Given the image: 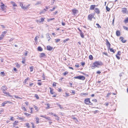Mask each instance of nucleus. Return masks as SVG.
I'll list each match as a JSON object with an SVG mask.
<instances>
[{"instance_id":"obj_1","label":"nucleus","mask_w":128,"mask_h":128,"mask_svg":"<svg viewBox=\"0 0 128 128\" xmlns=\"http://www.w3.org/2000/svg\"><path fill=\"white\" fill-rule=\"evenodd\" d=\"M103 65L102 62L100 61H96L93 63L92 66V69H94L96 67L99 68V66Z\"/></svg>"},{"instance_id":"obj_2","label":"nucleus","mask_w":128,"mask_h":128,"mask_svg":"<svg viewBox=\"0 0 128 128\" xmlns=\"http://www.w3.org/2000/svg\"><path fill=\"white\" fill-rule=\"evenodd\" d=\"M90 100V99L89 98H87L85 99L84 100V103L86 104L93 106V104L91 102Z\"/></svg>"},{"instance_id":"obj_3","label":"nucleus","mask_w":128,"mask_h":128,"mask_svg":"<svg viewBox=\"0 0 128 128\" xmlns=\"http://www.w3.org/2000/svg\"><path fill=\"white\" fill-rule=\"evenodd\" d=\"M49 89H50V94H54V95L52 96V97H56L57 94L54 91V89L51 87H50Z\"/></svg>"},{"instance_id":"obj_4","label":"nucleus","mask_w":128,"mask_h":128,"mask_svg":"<svg viewBox=\"0 0 128 128\" xmlns=\"http://www.w3.org/2000/svg\"><path fill=\"white\" fill-rule=\"evenodd\" d=\"M74 78L75 79H78L82 80H84L85 79V77L84 76H79L74 77Z\"/></svg>"},{"instance_id":"obj_5","label":"nucleus","mask_w":128,"mask_h":128,"mask_svg":"<svg viewBox=\"0 0 128 128\" xmlns=\"http://www.w3.org/2000/svg\"><path fill=\"white\" fill-rule=\"evenodd\" d=\"M94 17V15L92 14H89L88 16V19L90 21L92 20V18Z\"/></svg>"},{"instance_id":"obj_6","label":"nucleus","mask_w":128,"mask_h":128,"mask_svg":"<svg viewBox=\"0 0 128 128\" xmlns=\"http://www.w3.org/2000/svg\"><path fill=\"white\" fill-rule=\"evenodd\" d=\"M30 78L29 77H27L25 79L24 81L23 82L24 83V84H28V83L27 82L28 81V80H30Z\"/></svg>"},{"instance_id":"obj_7","label":"nucleus","mask_w":128,"mask_h":128,"mask_svg":"<svg viewBox=\"0 0 128 128\" xmlns=\"http://www.w3.org/2000/svg\"><path fill=\"white\" fill-rule=\"evenodd\" d=\"M2 92L4 94H5L6 96H8L10 97H12V95H10L8 92H6V90L3 91Z\"/></svg>"},{"instance_id":"obj_8","label":"nucleus","mask_w":128,"mask_h":128,"mask_svg":"<svg viewBox=\"0 0 128 128\" xmlns=\"http://www.w3.org/2000/svg\"><path fill=\"white\" fill-rule=\"evenodd\" d=\"M8 103H9L10 104H12V102H11L8 101H5L2 104V106H5V105L7 104Z\"/></svg>"},{"instance_id":"obj_9","label":"nucleus","mask_w":128,"mask_h":128,"mask_svg":"<svg viewBox=\"0 0 128 128\" xmlns=\"http://www.w3.org/2000/svg\"><path fill=\"white\" fill-rule=\"evenodd\" d=\"M120 54L121 52L120 51H119L118 52L117 54L116 55V56L118 60L120 59Z\"/></svg>"},{"instance_id":"obj_10","label":"nucleus","mask_w":128,"mask_h":128,"mask_svg":"<svg viewBox=\"0 0 128 128\" xmlns=\"http://www.w3.org/2000/svg\"><path fill=\"white\" fill-rule=\"evenodd\" d=\"M4 4L2 3V4L1 6V8L2 10L4 12H6V8L4 7Z\"/></svg>"},{"instance_id":"obj_11","label":"nucleus","mask_w":128,"mask_h":128,"mask_svg":"<svg viewBox=\"0 0 128 128\" xmlns=\"http://www.w3.org/2000/svg\"><path fill=\"white\" fill-rule=\"evenodd\" d=\"M45 105L47 106L46 108V109H49L51 108V107H50L51 106L50 104L48 103H46L45 104Z\"/></svg>"},{"instance_id":"obj_12","label":"nucleus","mask_w":128,"mask_h":128,"mask_svg":"<svg viewBox=\"0 0 128 128\" xmlns=\"http://www.w3.org/2000/svg\"><path fill=\"white\" fill-rule=\"evenodd\" d=\"M122 12L123 13H126L128 11L127 10V8H122Z\"/></svg>"},{"instance_id":"obj_13","label":"nucleus","mask_w":128,"mask_h":128,"mask_svg":"<svg viewBox=\"0 0 128 128\" xmlns=\"http://www.w3.org/2000/svg\"><path fill=\"white\" fill-rule=\"evenodd\" d=\"M8 89V88L6 86H2L1 89L2 91L4 90H6Z\"/></svg>"},{"instance_id":"obj_14","label":"nucleus","mask_w":128,"mask_h":128,"mask_svg":"<svg viewBox=\"0 0 128 128\" xmlns=\"http://www.w3.org/2000/svg\"><path fill=\"white\" fill-rule=\"evenodd\" d=\"M106 40V45L108 48H110V44L109 42L108 41L107 39Z\"/></svg>"},{"instance_id":"obj_15","label":"nucleus","mask_w":128,"mask_h":128,"mask_svg":"<svg viewBox=\"0 0 128 128\" xmlns=\"http://www.w3.org/2000/svg\"><path fill=\"white\" fill-rule=\"evenodd\" d=\"M94 11L98 14L100 13V10L98 8H95L94 9Z\"/></svg>"},{"instance_id":"obj_16","label":"nucleus","mask_w":128,"mask_h":128,"mask_svg":"<svg viewBox=\"0 0 128 128\" xmlns=\"http://www.w3.org/2000/svg\"><path fill=\"white\" fill-rule=\"evenodd\" d=\"M18 120L15 121L13 123V126L14 127L16 125H18Z\"/></svg>"},{"instance_id":"obj_17","label":"nucleus","mask_w":128,"mask_h":128,"mask_svg":"<svg viewBox=\"0 0 128 128\" xmlns=\"http://www.w3.org/2000/svg\"><path fill=\"white\" fill-rule=\"evenodd\" d=\"M21 108L22 110H23L24 112H26L27 111V109L26 108L25 106L22 105V106L21 107Z\"/></svg>"},{"instance_id":"obj_18","label":"nucleus","mask_w":128,"mask_h":128,"mask_svg":"<svg viewBox=\"0 0 128 128\" xmlns=\"http://www.w3.org/2000/svg\"><path fill=\"white\" fill-rule=\"evenodd\" d=\"M120 40L123 43H125L126 41V40H124V38L122 37H120Z\"/></svg>"},{"instance_id":"obj_19","label":"nucleus","mask_w":128,"mask_h":128,"mask_svg":"<svg viewBox=\"0 0 128 128\" xmlns=\"http://www.w3.org/2000/svg\"><path fill=\"white\" fill-rule=\"evenodd\" d=\"M21 2L19 3V5L23 9L25 10L26 9V7H24V6H23V4Z\"/></svg>"},{"instance_id":"obj_20","label":"nucleus","mask_w":128,"mask_h":128,"mask_svg":"<svg viewBox=\"0 0 128 128\" xmlns=\"http://www.w3.org/2000/svg\"><path fill=\"white\" fill-rule=\"evenodd\" d=\"M44 18H40V20H37V22H43L44 20Z\"/></svg>"},{"instance_id":"obj_21","label":"nucleus","mask_w":128,"mask_h":128,"mask_svg":"<svg viewBox=\"0 0 128 128\" xmlns=\"http://www.w3.org/2000/svg\"><path fill=\"white\" fill-rule=\"evenodd\" d=\"M45 56V54L44 53H42L40 54V58L44 57Z\"/></svg>"},{"instance_id":"obj_22","label":"nucleus","mask_w":128,"mask_h":128,"mask_svg":"<svg viewBox=\"0 0 128 128\" xmlns=\"http://www.w3.org/2000/svg\"><path fill=\"white\" fill-rule=\"evenodd\" d=\"M96 6L95 5H91L90 7V10H94Z\"/></svg>"},{"instance_id":"obj_23","label":"nucleus","mask_w":128,"mask_h":128,"mask_svg":"<svg viewBox=\"0 0 128 128\" xmlns=\"http://www.w3.org/2000/svg\"><path fill=\"white\" fill-rule=\"evenodd\" d=\"M46 38H49L48 40V41H50L51 39V38L50 37L49 35V34L48 33H47L46 34Z\"/></svg>"},{"instance_id":"obj_24","label":"nucleus","mask_w":128,"mask_h":128,"mask_svg":"<svg viewBox=\"0 0 128 128\" xmlns=\"http://www.w3.org/2000/svg\"><path fill=\"white\" fill-rule=\"evenodd\" d=\"M116 35L118 36H119L120 35V32L119 30H117L116 32Z\"/></svg>"},{"instance_id":"obj_25","label":"nucleus","mask_w":128,"mask_h":128,"mask_svg":"<svg viewBox=\"0 0 128 128\" xmlns=\"http://www.w3.org/2000/svg\"><path fill=\"white\" fill-rule=\"evenodd\" d=\"M36 120V124H38L39 123V118L38 117H36L35 118Z\"/></svg>"},{"instance_id":"obj_26","label":"nucleus","mask_w":128,"mask_h":128,"mask_svg":"<svg viewBox=\"0 0 128 128\" xmlns=\"http://www.w3.org/2000/svg\"><path fill=\"white\" fill-rule=\"evenodd\" d=\"M24 114L27 117H30L31 116V114H29L27 112H24Z\"/></svg>"},{"instance_id":"obj_27","label":"nucleus","mask_w":128,"mask_h":128,"mask_svg":"<svg viewBox=\"0 0 128 128\" xmlns=\"http://www.w3.org/2000/svg\"><path fill=\"white\" fill-rule=\"evenodd\" d=\"M29 108L30 110V113L31 114H33V108L32 107H30Z\"/></svg>"},{"instance_id":"obj_28","label":"nucleus","mask_w":128,"mask_h":128,"mask_svg":"<svg viewBox=\"0 0 128 128\" xmlns=\"http://www.w3.org/2000/svg\"><path fill=\"white\" fill-rule=\"evenodd\" d=\"M34 97L36 98L37 100H38L39 99V97L38 95L37 94H35L34 95Z\"/></svg>"},{"instance_id":"obj_29","label":"nucleus","mask_w":128,"mask_h":128,"mask_svg":"<svg viewBox=\"0 0 128 128\" xmlns=\"http://www.w3.org/2000/svg\"><path fill=\"white\" fill-rule=\"evenodd\" d=\"M89 58L91 60H92L93 59V57L92 55H90L89 56Z\"/></svg>"},{"instance_id":"obj_30","label":"nucleus","mask_w":128,"mask_h":128,"mask_svg":"<svg viewBox=\"0 0 128 128\" xmlns=\"http://www.w3.org/2000/svg\"><path fill=\"white\" fill-rule=\"evenodd\" d=\"M77 11V10H72V12L73 14H75L76 13Z\"/></svg>"},{"instance_id":"obj_31","label":"nucleus","mask_w":128,"mask_h":128,"mask_svg":"<svg viewBox=\"0 0 128 128\" xmlns=\"http://www.w3.org/2000/svg\"><path fill=\"white\" fill-rule=\"evenodd\" d=\"M80 34L81 37L82 38H84V34L82 32H80Z\"/></svg>"},{"instance_id":"obj_32","label":"nucleus","mask_w":128,"mask_h":128,"mask_svg":"<svg viewBox=\"0 0 128 128\" xmlns=\"http://www.w3.org/2000/svg\"><path fill=\"white\" fill-rule=\"evenodd\" d=\"M124 22L125 23L128 22V17L125 19L124 20Z\"/></svg>"},{"instance_id":"obj_33","label":"nucleus","mask_w":128,"mask_h":128,"mask_svg":"<svg viewBox=\"0 0 128 128\" xmlns=\"http://www.w3.org/2000/svg\"><path fill=\"white\" fill-rule=\"evenodd\" d=\"M30 72H32L33 71L34 69V67L33 66H30Z\"/></svg>"},{"instance_id":"obj_34","label":"nucleus","mask_w":128,"mask_h":128,"mask_svg":"<svg viewBox=\"0 0 128 128\" xmlns=\"http://www.w3.org/2000/svg\"><path fill=\"white\" fill-rule=\"evenodd\" d=\"M42 3L40 1H38L37 2V3L35 4V5H37L39 4H41Z\"/></svg>"},{"instance_id":"obj_35","label":"nucleus","mask_w":128,"mask_h":128,"mask_svg":"<svg viewBox=\"0 0 128 128\" xmlns=\"http://www.w3.org/2000/svg\"><path fill=\"white\" fill-rule=\"evenodd\" d=\"M17 68H20V64L17 62H16L15 64Z\"/></svg>"},{"instance_id":"obj_36","label":"nucleus","mask_w":128,"mask_h":128,"mask_svg":"<svg viewBox=\"0 0 128 128\" xmlns=\"http://www.w3.org/2000/svg\"><path fill=\"white\" fill-rule=\"evenodd\" d=\"M68 73V72L67 71H66L63 73V76H65Z\"/></svg>"},{"instance_id":"obj_37","label":"nucleus","mask_w":128,"mask_h":128,"mask_svg":"<svg viewBox=\"0 0 128 128\" xmlns=\"http://www.w3.org/2000/svg\"><path fill=\"white\" fill-rule=\"evenodd\" d=\"M34 106L35 110H36L37 111H38V108L37 106H36V105H34Z\"/></svg>"},{"instance_id":"obj_38","label":"nucleus","mask_w":128,"mask_h":128,"mask_svg":"<svg viewBox=\"0 0 128 128\" xmlns=\"http://www.w3.org/2000/svg\"><path fill=\"white\" fill-rule=\"evenodd\" d=\"M26 62V60L25 58H22V63L24 64L25 63V62Z\"/></svg>"},{"instance_id":"obj_39","label":"nucleus","mask_w":128,"mask_h":128,"mask_svg":"<svg viewBox=\"0 0 128 128\" xmlns=\"http://www.w3.org/2000/svg\"><path fill=\"white\" fill-rule=\"evenodd\" d=\"M18 119L20 120H24V118L22 117H19V116H18Z\"/></svg>"},{"instance_id":"obj_40","label":"nucleus","mask_w":128,"mask_h":128,"mask_svg":"<svg viewBox=\"0 0 128 128\" xmlns=\"http://www.w3.org/2000/svg\"><path fill=\"white\" fill-rule=\"evenodd\" d=\"M14 96V97L15 98H18L20 99H22V98L18 96Z\"/></svg>"},{"instance_id":"obj_41","label":"nucleus","mask_w":128,"mask_h":128,"mask_svg":"<svg viewBox=\"0 0 128 128\" xmlns=\"http://www.w3.org/2000/svg\"><path fill=\"white\" fill-rule=\"evenodd\" d=\"M34 85V84L33 83H30L29 85V87H31L32 86Z\"/></svg>"},{"instance_id":"obj_42","label":"nucleus","mask_w":128,"mask_h":128,"mask_svg":"<svg viewBox=\"0 0 128 128\" xmlns=\"http://www.w3.org/2000/svg\"><path fill=\"white\" fill-rule=\"evenodd\" d=\"M56 83L55 82H54L53 83L52 86L53 87L56 86Z\"/></svg>"},{"instance_id":"obj_43","label":"nucleus","mask_w":128,"mask_h":128,"mask_svg":"<svg viewBox=\"0 0 128 128\" xmlns=\"http://www.w3.org/2000/svg\"><path fill=\"white\" fill-rule=\"evenodd\" d=\"M54 40L57 43L60 40V39H55Z\"/></svg>"},{"instance_id":"obj_44","label":"nucleus","mask_w":128,"mask_h":128,"mask_svg":"<svg viewBox=\"0 0 128 128\" xmlns=\"http://www.w3.org/2000/svg\"><path fill=\"white\" fill-rule=\"evenodd\" d=\"M26 126L28 128H29L30 127V124L29 123H27L25 124Z\"/></svg>"},{"instance_id":"obj_45","label":"nucleus","mask_w":128,"mask_h":128,"mask_svg":"<svg viewBox=\"0 0 128 128\" xmlns=\"http://www.w3.org/2000/svg\"><path fill=\"white\" fill-rule=\"evenodd\" d=\"M31 124H32V128H35V126H34V124L32 122H31Z\"/></svg>"},{"instance_id":"obj_46","label":"nucleus","mask_w":128,"mask_h":128,"mask_svg":"<svg viewBox=\"0 0 128 128\" xmlns=\"http://www.w3.org/2000/svg\"><path fill=\"white\" fill-rule=\"evenodd\" d=\"M69 40V38H68L64 40L63 42H66V41L68 40Z\"/></svg>"},{"instance_id":"obj_47","label":"nucleus","mask_w":128,"mask_h":128,"mask_svg":"<svg viewBox=\"0 0 128 128\" xmlns=\"http://www.w3.org/2000/svg\"><path fill=\"white\" fill-rule=\"evenodd\" d=\"M47 120H51L50 117H47L46 116L45 118Z\"/></svg>"},{"instance_id":"obj_48","label":"nucleus","mask_w":128,"mask_h":128,"mask_svg":"<svg viewBox=\"0 0 128 128\" xmlns=\"http://www.w3.org/2000/svg\"><path fill=\"white\" fill-rule=\"evenodd\" d=\"M110 51L112 52H113V53H114L115 52L114 50L113 49V48H109Z\"/></svg>"},{"instance_id":"obj_49","label":"nucleus","mask_w":128,"mask_h":128,"mask_svg":"<svg viewBox=\"0 0 128 128\" xmlns=\"http://www.w3.org/2000/svg\"><path fill=\"white\" fill-rule=\"evenodd\" d=\"M106 10L108 12H109L110 10V8H108V6H106Z\"/></svg>"},{"instance_id":"obj_50","label":"nucleus","mask_w":128,"mask_h":128,"mask_svg":"<svg viewBox=\"0 0 128 128\" xmlns=\"http://www.w3.org/2000/svg\"><path fill=\"white\" fill-rule=\"evenodd\" d=\"M92 102H94L96 103L97 102V100L95 99H94L92 100Z\"/></svg>"},{"instance_id":"obj_51","label":"nucleus","mask_w":128,"mask_h":128,"mask_svg":"<svg viewBox=\"0 0 128 128\" xmlns=\"http://www.w3.org/2000/svg\"><path fill=\"white\" fill-rule=\"evenodd\" d=\"M13 3L12 5H13V6H17V5L14 2H11V3Z\"/></svg>"},{"instance_id":"obj_52","label":"nucleus","mask_w":128,"mask_h":128,"mask_svg":"<svg viewBox=\"0 0 128 128\" xmlns=\"http://www.w3.org/2000/svg\"><path fill=\"white\" fill-rule=\"evenodd\" d=\"M123 27L124 29L128 31V28H127L125 26H123Z\"/></svg>"},{"instance_id":"obj_53","label":"nucleus","mask_w":128,"mask_h":128,"mask_svg":"<svg viewBox=\"0 0 128 128\" xmlns=\"http://www.w3.org/2000/svg\"><path fill=\"white\" fill-rule=\"evenodd\" d=\"M10 120L12 121H14V117L13 116H10Z\"/></svg>"},{"instance_id":"obj_54","label":"nucleus","mask_w":128,"mask_h":128,"mask_svg":"<svg viewBox=\"0 0 128 128\" xmlns=\"http://www.w3.org/2000/svg\"><path fill=\"white\" fill-rule=\"evenodd\" d=\"M58 91L59 92H60L62 91V90L61 89V88H58Z\"/></svg>"},{"instance_id":"obj_55","label":"nucleus","mask_w":128,"mask_h":128,"mask_svg":"<svg viewBox=\"0 0 128 128\" xmlns=\"http://www.w3.org/2000/svg\"><path fill=\"white\" fill-rule=\"evenodd\" d=\"M96 25L97 26L98 28H101V27L100 26L99 24H96Z\"/></svg>"},{"instance_id":"obj_56","label":"nucleus","mask_w":128,"mask_h":128,"mask_svg":"<svg viewBox=\"0 0 128 128\" xmlns=\"http://www.w3.org/2000/svg\"><path fill=\"white\" fill-rule=\"evenodd\" d=\"M111 93H108L107 94V95L106 96V97H108L110 95H111Z\"/></svg>"},{"instance_id":"obj_57","label":"nucleus","mask_w":128,"mask_h":128,"mask_svg":"<svg viewBox=\"0 0 128 128\" xmlns=\"http://www.w3.org/2000/svg\"><path fill=\"white\" fill-rule=\"evenodd\" d=\"M54 18H50V19H49L48 20V21H51V20H54Z\"/></svg>"},{"instance_id":"obj_58","label":"nucleus","mask_w":128,"mask_h":128,"mask_svg":"<svg viewBox=\"0 0 128 128\" xmlns=\"http://www.w3.org/2000/svg\"><path fill=\"white\" fill-rule=\"evenodd\" d=\"M56 6L55 7H53L52 9V10H50V11H53L55 9V8H56Z\"/></svg>"},{"instance_id":"obj_59","label":"nucleus","mask_w":128,"mask_h":128,"mask_svg":"<svg viewBox=\"0 0 128 128\" xmlns=\"http://www.w3.org/2000/svg\"><path fill=\"white\" fill-rule=\"evenodd\" d=\"M53 115L54 116L56 117H57L58 118V120H59V118L58 117V116L57 115H56V114H54Z\"/></svg>"},{"instance_id":"obj_60","label":"nucleus","mask_w":128,"mask_h":128,"mask_svg":"<svg viewBox=\"0 0 128 128\" xmlns=\"http://www.w3.org/2000/svg\"><path fill=\"white\" fill-rule=\"evenodd\" d=\"M0 74L3 75V76L5 75L4 73V72H0Z\"/></svg>"},{"instance_id":"obj_61","label":"nucleus","mask_w":128,"mask_h":128,"mask_svg":"<svg viewBox=\"0 0 128 128\" xmlns=\"http://www.w3.org/2000/svg\"><path fill=\"white\" fill-rule=\"evenodd\" d=\"M85 63L84 62H82L81 63V65L82 66H84L85 65Z\"/></svg>"},{"instance_id":"obj_62","label":"nucleus","mask_w":128,"mask_h":128,"mask_svg":"<svg viewBox=\"0 0 128 128\" xmlns=\"http://www.w3.org/2000/svg\"><path fill=\"white\" fill-rule=\"evenodd\" d=\"M58 105L60 109H62L63 108L61 106V105L60 104H58Z\"/></svg>"},{"instance_id":"obj_63","label":"nucleus","mask_w":128,"mask_h":128,"mask_svg":"<svg viewBox=\"0 0 128 128\" xmlns=\"http://www.w3.org/2000/svg\"><path fill=\"white\" fill-rule=\"evenodd\" d=\"M99 112V111H98V110H96L94 112V114H96V113H97L98 112Z\"/></svg>"},{"instance_id":"obj_64","label":"nucleus","mask_w":128,"mask_h":128,"mask_svg":"<svg viewBox=\"0 0 128 128\" xmlns=\"http://www.w3.org/2000/svg\"><path fill=\"white\" fill-rule=\"evenodd\" d=\"M71 93L72 94H75V91L74 90H72Z\"/></svg>"}]
</instances>
